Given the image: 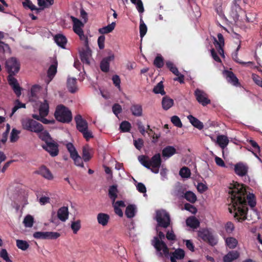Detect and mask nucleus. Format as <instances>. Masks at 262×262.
<instances>
[{
    "label": "nucleus",
    "instance_id": "nucleus-1",
    "mask_svg": "<svg viewBox=\"0 0 262 262\" xmlns=\"http://www.w3.org/2000/svg\"><path fill=\"white\" fill-rule=\"evenodd\" d=\"M231 185L229 191L231 200V207H229V211L232 213L237 210L234 217L238 222H242L247 219V203L251 208L255 206V196L253 193L247 194L246 186L243 184L235 182Z\"/></svg>",
    "mask_w": 262,
    "mask_h": 262
},
{
    "label": "nucleus",
    "instance_id": "nucleus-2",
    "mask_svg": "<svg viewBox=\"0 0 262 262\" xmlns=\"http://www.w3.org/2000/svg\"><path fill=\"white\" fill-rule=\"evenodd\" d=\"M139 162L145 167L155 173H158L162 164L161 155L156 154L151 158L146 155H140L138 157Z\"/></svg>",
    "mask_w": 262,
    "mask_h": 262
},
{
    "label": "nucleus",
    "instance_id": "nucleus-3",
    "mask_svg": "<svg viewBox=\"0 0 262 262\" xmlns=\"http://www.w3.org/2000/svg\"><path fill=\"white\" fill-rule=\"evenodd\" d=\"M54 116L57 121L62 123H69L72 120L71 111L62 104L57 106Z\"/></svg>",
    "mask_w": 262,
    "mask_h": 262
},
{
    "label": "nucleus",
    "instance_id": "nucleus-4",
    "mask_svg": "<svg viewBox=\"0 0 262 262\" xmlns=\"http://www.w3.org/2000/svg\"><path fill=\"white\" fill-rule=\"evenodd\" d=\"M24 129L35 133H41L43 130L42 125L37 121L30 118H24L21 120Z\"/></svg>",
    "mask_w": 262,
    "mask_h": 262
},
{
    "label": "nucleus",
    "instance_id": "nucleus-5",
    "mask_svg": "<svg viewBox=\"0 0 262 262\" xmlns=\"http://www.w3.org/2000/svg\"><path fill=\"white\" fill-rule=\"evenodd\" d=\"M155 219L157 222V226L156 227L157 231L159 230V227L166 228L169 226L170 223L169 214L163 210L157 211Z\"/></svg>",
    "mask_w": 262,
    "mask_h": 262
},
{
    "label": "nucleus",
    "instance_id": "nucleus-6",
    "mask_svg": "<svg viewBox=\"0 0 262 262\" xmlns=\"http://www.w3.org/2000/svg\"><path fill=\"white\" fill-rule=\"evenodd\" d=\"M158 237H155L152 241V244L157 251H163L164 255L169 254V249L166 244L162 240L165 238V235L162 231L158 232Z\"/></svg>",
    "mask_w": 262,
    "mask_h": 262
},
{
    "label": "nucleus",
    "instance_id": "nucleus-7",
    "mask_svg": "<svg viewBox=\"0 0 262 262\" xmlns=\"http://www.w3.org/2000/svg\"><path fill=\"white\" fill-rule=\"evenodd\" d=\"M198 236L203 241L211 246H214L217 243V238L213 233L207 229H203L198 232Z\"/></svg>",
    "mask_w": 262,
    "mask_h": 262
},
{
    "label": "nucleus",
    "instance_id": "nucleus-8",
    "mask_svg": "<svg viewBox=\"0 0 262 262\" xmlns=\"http://www.w3.org/2000/svg\"><path fill=\"white\" fill-rule=\"evenodd\" d=\"M6 68L9 74H15L20 69V63L15 57H11L6 61Z\"/></svg>",
    "mask_w": 262,
    "mask_h": 262
},
{
    "label": "nucleus",
    "instance_id": "nucleus-9",
    "mask_svg": "<svg viewBox=\"0 0 262 262\" xmlns=\"http://www.w3.org/2000/svg\"><path fill=\"white\" fill-rule=\"evenodd\" d=\"M60 234L56 232H41L37 231L33 233V237L36 239H55L58 238Z\"/></svg>",
    "mask_w": 262,
    "mask_h": 262
},
{
    "label": "nucleus",
    "instance_id": "nucleus-10",
    "mask_svg": "<svg viewBox=\"0 0 262 262\" xmlns=\"http://www.w3.org/2000/svg\"><path fill=\"white\" fill-rule=\"evenodd\" d=\"M194 95L198 102L204 106L211 103L208 95L203 90L196 89L194 91Z\"/></svg>",
    "mask_w": 262,
    "mask_h": 262
},
{
    "label": "nucleus",
    "instance_id": "nucleus-11",
    "mask_svg": "<svg viewBox=\"0 0 262 262\" xmlns=\"http://www.w3.org/2000/svg\"><path fill=\"white\" fill-rule=\"evenodd\" d=\"M58 146L57 143L54 140L42 145L43 149L48 151L52 157H55L58 155L59 153Z\"/></svg>",
    "mask_w": 262,
    "mask_h": 262
},
{
    "label": "nucleus",
    "instance_id": "nucleus-12",
    "mask_svg": "<svg viewBox=\"0 0 262 262\" xmlns=\"http://www.w3.org/2000/svg\"><path fill=\"white\" fill-rule=\"evenodd\" d=\"M14 75L15 74H9L7 79L9 85L12 88L17 97H19L21 94V88L20 87L17 79L13 77Z\"/></svg>",
    "mask_w": 262,
    "mask_h": 262
},
{
    "label": "nucleus",
    "instance_id": "nucleus-13",
    "mask_svg": "<svg viewBox=\"0 0 262 262\" xmlns=\"http://www.w3.org/2000/svg\"><path fill=\"white\" fill-rule=\"evenodd\" d=\"M75 121L77 129L80 133L88 129V123L87 121L82 118L81 115L78 114L75 117Z\"/></svg>",
    "mask_w": 262,
    "mask_h": 262
},
{
    "label": "nucleus",
    "instance_id": "nucleus-14",
    "mask_svg": "<svg viewBox=\"0 0 262 262\" xmlns=\"http://www.w3.org/2000/svg\"><path fill=\"white\" fill-rule=\"evenodd\" d=\"M248 171V166L243 162H238L234 165L235 173L240 177L247 175Z\"/></svg>",
    "mask_w": 262,
    "mask_h": 262
},
{
    "label": "nucleus",
    "instance_id": "nucleus-15",
    "mask_svg": "<svg viewBox=\"0 0 262 262\" xmlns=\"http://www.w3.org/2000/svg\"><path fill=\"white\" fill-rule=\"evenodd\" d=\"M228 82L235 86H241L239 80L234 73L230 71L226 70L224 72Z\"/></svg>",
    "mask_w": 262,
    "mask_h": 262
},
{
    "label": "nucleus",
    "instance_id": "nucleus-16",
    "mask_svg": "<svg viewBox=\"0 0 262 262\" xmlns=\"http://www.w3.org/2000/svg\"><path fill=\"white\" fill-rule=\"evenodd\" d=\"M71 18L73 23V29L74 32L76 34H79L83 32L82 27H83L84 24L82 21L73 16H71Z\"/></svg>",
    "mask_w": 262,
    "mask_h": 262
},
{
    "label": "nucleus",
    "instance_id": "nucleus-17",
    "mask_svg": "<svg viewBox=\"0 0 262 262\" xmlns=\"http://www.w3.org/2000/svg\"><path fill=\"white\" fill-rule=\"evenodd\" d=\"M35 173L41 175L42 177L49 180L53 179V176L50 170L45 166L42 165L40 167Z\"/></svg>",
    "mask_w": 262,
    "mask_h": 262
},
{
    "label": "nucleus",
    "instance_id": "nucleus-18",
    "mask_svg": "<svg viewBox=\"0 0 262 262\" xmlns=\"http://www.w3.org/2000/svg\"><path fill=\"white\" fill-rule=\"evenodd\" d=\"M85 49L80 53V56L81 61L86 64H90L89 58L91 56V50L89 47H85Z\"/></svg>",
    "mask_w": 262,
    "mask_h": 262
},
{
    "label": "nucleus",
    "instance_id": "nucleus-19",
    "mask_svg": "<svg viewBox=\"0 0 262 262\" xmlns=\"http://www.w3.org/2000/svg\"><path fill=\"white\" fill-rule=\"evenodd\" d=\"M114 59V56H109L103 58L100 63V69L104 72H107L110 70V61Z\"/></svg>",
    "mask_w": 262,
    "mask_h": 262
},
{
    "label": "nucleus",
    "instance_id": "nucleus-20",
    "mask_svg": "<svg viewBox=\"0 0 262 262\" xmlns=\"http://www.w3.org/2000/svg\"><path fill=\"white\" fill-rule=\"evenodd\" d=\"M69 211L67 207H62L57 211L58 218L62 222H65L68 218Z\"/></svg>",
    "mask_w": 262,
    "mask_h": 262
},
{
    "label": "nucleus",
    "instance_id": "nucleus-21",
    "mask_svg": "<svg viewBox=\"0 0 262 262\" xmlns=\"http://www.w3.org/2000/svg\"><path fill=\"white\" fill-rule=\"evenodd\" d=\"M130 110L133 115L136 117H141L143 114V109L141 105L139 104H132Z\"/></svg>",
    "mask_w": 262,
    "mask_h": 262
},
{
    "label": "nucleus",
    "instance_id": "nucleus-22",
    "mask_svg": "<svg viewBox=\"0 0 262 262\" xmlns=\"http://www.w3.org/2000/svg\"><path fill=\"white\" fill-rule=\"evenodd\" d=\"M54 41L58 46L65 49L67 39L63 35L60 34L56 35L54 37Z\"/></svg>",
    "mask_w": 262,
    "mask_h": 262
},
{
    "label": "nucleus",
    "instance_id": "nucleus-23",
    "mask_svg": "<svg viewBox=\"0 0 262 262\" xmlns=\"http://www.w3.org/2000/svg\"><path fill=\"white\" fill-rule=\"evenodd\" d=\"M241 48V43H239L235 51L232 54L233 59L237 63H238L243 66H250L253 65L254 64L253 62L248 61V62H244L241 61L238 57V52Z\"/></svg>",
    "mask_w": 262,
    "mask_h": 262
},
{
    "label": "nucleus",
    "instance_id": "nucleus-24",
    "mask_svg": "<svg viewBox=\"0 0 262 262\" xmlns=\"http://www.w3.org/2000/svg\"><path fill=\"white\" fill-rule=\"evenodd\" d=\"M239 256V254L237 251H232L224 256L223 260L224 262H231L237 259Z\"/></svg>",
    "mask_w": 262,
    "mask_h": 262
},
{
    "label": "nucleus",
    "instance_id": "nucleus-25",
    "mask_svg": "<svg viewBox=\"0 0 262 262\" xmlns=\"http://www.w3.org/2000/svg\"><path fill=\"white\" fill-rule=\"evenodd\" d=\"M175 154H176V149L172 146H167L162 151V156L164 158H169Z\"/></svg>",
    "mask_w": 262,
    "mask_h": 262
},
{
    "label": "nucleus",
    "instance_id": "nucleus-26",
    "mask_svg": "<svg viewBox=\"0 0 262 262\" xmlns=\"http://www.w3.org/2000/svg\"><path fill=\"white\" fill-rule=\"evenodd\" d=\"M110 218L109 215L104 213H99L97 216L98 223L103 226L107 225Z\"/></svg>",
    "mask_w": 262,
    "mask_h": 262
},
{
    "label": "nucleus",
    "instance_id": "nucleus-27",
    "mask_svg": "<svg viewBox=\"0 0 262 262\" xmlns=\"http://www.w3.org/2000/svg\"><path fill=\"white\" fill-rule=\"evenodd\" d=\"M188 119L191 124L195 127L201 130L204 127L203 123L200 121L198 119L193 117L192 115H189L187 117Z\"/></svg>",
    "mask_w": 262,
    "mask_h": 262
},
{
    "label": "nucleus",
    "instance_id": "nucleus-28",
    "mask_svg": "<svg viewBox=\"0 0 262 262\" xmlns=\"http://www.w3.org/2000/svg\"><path fill=\"white\" fill-rule=\"evenodd\" d=\"M49 112V105L47 100H44L43 102L41 103L39 108V113L41 116H47Z\"/></svg>",
    "mask_w": 262,
    "mask_h": 262
},
{
    "label": "nucleus",
    "instance_id": "nucleus-29",
    "mask_svg": "<svg viewBox=\"0 0 262 262\" xmlns=\"http://www.w3.org/2000/svg\"><path fill=\"white\" fill-rule=\"evenodd\" d=\"M174 104L173 100L168 96H165L162 98V107L165 110H168Z\"/></svg>",
    "mask_w": 262,
    "mask_h": 262
},
{
    "label": "nucleus",
    "instance_id": "nucleus-30",
    "mask_svg": "<svg viewBox=\"0 0 262 262\" xmlns=\"http://www.w3.org/2000/svg\"><path fill=\"white\" fill-rule=\"evenodd\" d=\"M118 190L116 185H113L110 186L108 189V196L114 202L117 198Z\"/></svg>",
    "mask_w": 262,
    "mask_h": 262
},
{
    "label": "nucleus",
    "instance_id": "nucleus-31",
    "mask_svg": "<svg viewBox=\"0 0 262 262\" xmlns=\"http://www.w3.org/2000/svg\"><path fill=\"white\" fill-rule=\"evenodd\" d=\"M186 224L188 226L196 229L200 226L199 221L195 216H191L188 217L186 221Z\"/></svg>",
    "mask_w": 262,
    "mask_h": 262
},
{
    "label": "nucleus",
    "instance_id": "nucleus-32",
    "mask_svg": "<svg viewBox=\"0 0 262 262\" xmlns=\"http://www.w3.org/2000/svg\"><path fill=\"white\" fill-rule=\"evenodd\" d=\"M76 79L75 78H69L67 80V87L69 91L74 93L76 91Z\"/></svg>",
    "mask_w": 262,
    "mask_h": 262
},
{
    "label": "nucleus",
    "instance_id": "nucleus-33",
    "mask_svg": "<svg viewBox=\"0 0 262 262\" xmlns=\"http://www.w3.org/2000/svg\"><path fill=\"white\" fill-rule=\"evenodd\" d=\"M57 61H55L53 64H51L49 67L48 69L47 72L48 76L50 80H51L54 78L57 73Z\"/></svg>",
    "mask_w": 262,
    "mask_h": 262
},
{
    "label": "nucleus",
    "instance_id": "nucleus-34",
    "mask_svg": "<svg viewBox=\"0 0 262 262\" xmlns=\"http://www.w3.org/2000/svg\"><path fill=\"white\" fill-rule=\"evenodd\" d=\"M115 26H116L115 22H113L111 24H109L105 27L100 28L98 30L99 33L101 34L109 33L114 30V29H115Z\"/></svg>",
    "mask_w": 262,
    "mask_h": 262
},
{
    "label": "nucleus",
    "instance_id": "nucleus-35",
    "mask_svg": "<svg viewBox=\"0 0 262 262\" xmlns=\"http://www.w3.org/2000/svg\"><path fill=\"white\" fill-rule=\"evenodd\" d=\"M23 6L25 9H29L32 11L35 10L36 13H38L41 9L37 8L33 4L30 0H25L23 2Z\"/></svg>",
    "mask_w": 262,
    "mask_h": 262
},
{
    "label": "nucleus",
    "instance_id": "nucleus-36",
    "mask_svg": "<svg viewBox=\"0 0 262 262\" xmlns=\"http://www.w3.org/2000/svg\"><path fill=\"white\" fill-rule=\"evenodd\" d=\"M217 142L220 146L224 149L227 146L229 143V140L228 138L224 135H220L217 137Z\"/></svg>",
    "mask_w": 262,
    "mask_h": 262
},
{
    "label": "nucleus",
    "instance_id": "nucleus-37",
    "mask_svg": "<svg viewBox=\"0 0 262 262\" xmlns=\"http://www.w3.org/2000/svg\"><path fill=\"white\" fill-rule=\"evenodd\" d=\"M136 207L134 205H128L125 209V214L127 217L132 218L135 215Z\"/></svg>",
    "mask_w": 262,
    "mask_h": 262
},
{
    "label": "nucleus",
    "instance_id": "nucleus-38",
    "mask_svg": "<svg viewBox=\"0 0 262 262\" xmlns=\"http://www.w3.org/2000/svg\"><path fill=\"white\" fill-rule=\"evenodd\" d=\"M225 242L227 246L230 249L235 248L238 244L237 240L235 238L232 237L226 238Z\"/></svg>",
    "mask_w": 262,
    "mask_h": 262
},
{
    "label": "nucleus",
    "instance_id": "nucleus-39",
    "mask_svg": "<svg viewBox=\"0 0 262 262\" xmlns=\"http://www.w3.org/2000/svg\"><path fill=\"white\" fill-rule=\"evenodd\" d=\"M217 38L213 37V44L216 48H217L218 46H224L225 42L223 35L221 33L217 34Z\"/></svg>",
    "mask_w": 262,
    "mask_h": 262
},
{
    "label": "nucleus",
    "instance_id": "nucleus-40",
    "mask_svg": "<svg viewBox=\"0 0 262 262\" xmlns=\"http://www.w3.org/2000/svg\"><path fill=\"white\" fill-rule=\"evenodd\" d=\"M34 221L33 217L30 215H27L23 221V223L24 226L27 228H31L33 226Z\"/></svg>",
    "mask_w": 262,
    "mask_h": 262
},
{
    "label": "nucleus",
    "instance_id": "nucleus-41",
    "mask_svg": "<svg viewBox=\"0 0 262 262\" xmlns=\"http://www.w3.org/2000/svg\"><path fill=\"white\" fill-rule=\"evenodd\" d=\"M39 138L47 144L52 141H53V139L51 137L49 133L47 131L41 132L39 133Z\"/></svg>",
    "mask_w": 262,
    "mask_h": 262
},
{
    "label": "nucleus",
    "instance_id": "nucleus-42",
    "mask_svg": "<svg viewBox=\"0 0 262 262\" xmlns=\"http://www.w3.org/2000/svg\"><path fill=\"white\" fill-rule=\"evenodd\" d=\"M185 199L191 203H194L196 201V196L192 192L190 191H187L184 194Z\"/></svg>",
    "mask_w": 262,
    "mask_h": 262
},
{
    "label": "nucleus",
    "instance_id": "nucleus-43",
    "mask_svg": "<svg viewBox=\"0 0 262 262\" xmlns=\"http://www.w3.org/2000/svg\"><path fill=\"white\" fill-rule=\"evenodd\" d=\"M131 127L130 123L127 121H122L120 125V129L123 133L129 132Z\"/></svg>",
    "mask_w": 262,
    "mask_h": 262
},
{
    "label": "nucleus",
    "instance_id": "nucleus-44",
    "mask_svg": "<svg viewBox=\"0 0 262 262\" xmlns=\"http://www.w3.org/2000/svg\"><path fill=\"white\" fill-rule=\"evenodd\" d=\"M173 257L177 259H182L185 256V251L181 249L178 248L173 252L172 253Z\"/></svg>",
    "mask_w": 262,
    "mask_h": 262
},
{
    "label": "nucleus",
    "instance_id": "nucleus-45",
    "mask_svg": "<svg viewBox=\"0 0 262 262\" xmlns=\"http://www.w3.org/2000/svg\"><path fill=\"white\" fill-rule=\"evenodd\" d=\"M10 52L11 50L9 45L3 41H0V54H10Z\"/></svg>",
    "mask_w": 262,
    "mask_h": 262
},
{
    "label": "nucleus",
    "instance_id": "nucleus-46",
    "mask_svg": "<svg viewBox=\"0 0 262 262\" xmlns=\"http://www.w3.org/2000/svg\"><path fill=\"white\" fill-rule=\"evenodd\" d=\"M153 92L155 94H161L162 95L165 94V92L164 90V85L162 81L159 82L157 85L154 87Z\"/></svg>",
    "mask_w": 262,
    "mask_h": 262
},
{
    "label": "nucleus",
    "instance_id": "nucleus-47",
    "mask_svg": "<svg viewBox=\"0 0 262 262\" xmlns=\"http://www.w3.org/2000/svg\"><path fill=\"white\" fill-rule=\"evenodd\" d=\"M179 174L183 178H188L191 174L190 170L187 167H183L180 170Z\"/></svg>",
    "mask_w": 262,
    "mask_h": 262
},
{
    "label": "nucleus",
    "instance_id": "nucleus-48",
    "mask_svg": "<svg viewBox=\"0 0 262 262\" xmlns=\"http://www.w3.org/2000/svg\"><path fill=\"white\" fill-rule=\"evenodd\" d=\"M19 134L20 132L19 130L15 128H13L10 134V142L12 143L16 142L19 138L18 135Z\"/></svg>",
    "mask_w": 262,
    "mask_h": 262
},
{
    "label": "nucleus",
    "instance_id": "nucleus-49",
    "mask_svg": "<svg viewBox=\"0 0 262 262\" xmlns=\"http://www.w3.org/2000/svg\"><path fill=\"white\" fill-rule=\"evenodd\" d=\"M154 64L158 68H161L164 66V59L161 55H158L154 61Z\"/></svg>",
    "mask_w": 262,
    "mask_h": 262
},
{
    "label": "nucleus",
    "instance_id": "nucleus-50",
    "mask_svg": "<svg viewBox=\"0 0 262 262\" xmlns=\"http://www.w3.org/2000/svg\"><path fill=\"white\" fill-rule=\"evenodd\" d=\"M16 246L18 248L24 251L27 250L29 247V244L26 241L20 239L16 240Z\"/></svg>",
    "mask_w": 262,
    "mask_h": 262
},
{
    "label": "nucleus",
    "instance_id": "nucleus-51",
    "mask_svg": "<svg viewBox=\"0 0 262 262\" xmlns=\"http://www.w3.org/2000/svg\"><path fill=\"white\" fill-rule=\"evenodd\" d=\"M15 106L12 108L10 117H11L18 109L20 108H26V104L20 102L18 99L15 100Z\"/></svg>",
    "mask_w": 262,
    "mask_h": 262
},
{
    "label": "nucleus",
    "instance_id": "nucleus-52",
    "mask_svg": "<svg viewBox=\"0 0 262 262\" xmlns=\"http://www.w3.org/2000/svg\"><path fill=\"white\" fill-rule=\"evenodd\" d=\"M66 147L70 154L71 158H73L74 156L77 155L78 152L72 143H68L66 145Z\"/></svg>",
    "mask_w": 262,
    "mask_h": 262
},
{
    "label": "nucleus",
    "instance_id": "nucleus-53",
    "mask_svg": "<svg viewBox=\"0 0 262 262\" xmlns=\"http://www.w3.org/2000/svg\"><path fill=\"white\" fill-rule=\"evenodd\" d=\"M140 30V36L141 38H143L147 32V27L144 23L142 19H140V24L139 27Z\"/></svg>",
    "mask_w": 262,
    "mask_h": 262
},
{
    "label": "nucleus",
    "instance_id": "nucleus-54",
    "mask_svg": "<svg viewBox=\"0 0 262 262\" xmlns=\"http://www.w3.org/2000/svg\"><path fill=\"white\" fill-rule=\"evenodd\" d=\"M81 228L80 221L77 220L76 221L72 222L71 224V228L73 233L76 234L78 231Z\"/></svg>",
    "mask_w": 262,
    "mask_h": 262
},
{
    "label": "nucleus",
    "instance_id": "nucleus-55",
    "mask_svg": "<svg viewBox=\"0 0 262 262\" xmlns=\"http://www.w3.org/2000/svg\"><path fill=\"white\" fill-rule=\"evenodd\" d=\"M82 158L85 162H88L91 159L89 148L86 147H84L82 149Z\"/></svg>",
    "mask_w": 262,
    "mask_h": 262
},
{
    "label": "nucleus",
    "instance_id": "nucleus-56",
    "mask_svg": "<svg viewBox=\"0 0 262 262\" xmlns=\"http://www.w3.org/2000/svg\"><path fill=\"white\" fill-rule=\"evenodd\" d=\"M249 143L254 149V151L255 152H254L253 151V154L254 155V156L258 158V156L257 155V152H260V147H259V145L254 140H249Z\"/></svg>",
    "mask_w": 262,
    "mask_h": 262
},
{
    "label": "nucleus",
    "instance_id": "nucleus-57",
    "mask_svg": "<svg viewBox=\"0 0 262 262\" xmlns=\"http://www.w3.org/2000/svg\"><path fill=\"white\" fill-rule=\"evenodd\" d=\"M74 161V163L76 165L78 166H80L81 167H83V163L82 162V159L81 157L77 154V155H75L73 157V158H71Z\"/></svg>",
    "mask_w": 262,
    "mask_h": 262
},
{
    "label": "nucleus",
    "instance_id": "nucleus-58",
    "mask_svg": "<svg viewBox=\"0 0 262 262\" xmlns=\"http://www.w3.org/2000/svg\"><path fill=\"white\" fill-rule=\"evenodd\" d=\"M252 79L255 84L262 88V78L256 74H252Z\"/></svg>",
    "mask_w": 262,
    "mask_h": 262
},
{
    "label": "nucleus",
    "instance_id": "nucleus-59",
    "mask_svg": "<svg viewBox=\"0 0 262 262\" xmlns=\"http://www.w3.org/2000/svg\"><path fill=\"white\" fill-rule=\"evenodd\" d=\"M171 121L177 127H182L183 125L180 119L177 116H173L171 118Z\"/></svg>",
    "mask_w": 262,
    "mask_h": 262
},
{
    "label": "nucleus",
    "instance_id": "nucleus-60",
    "mask_svg": "<svg viewBox=\"0 0 262 262\" xmlns=\"http://www.w3.org/2000/svg\"><path fill=\"white\" fill-rule=\"evenodd\" d=\"M0 256L7 262H12L9 257L7 250L5 249H3L1 251Z\"/></svg>",
    "mask_w": 262,
    "mask_h": 262
},
{
    "label": "nucleus",
    "instance_id": "nucleus-61",
    "mask_svg": "<svg viewBox=\"0 0 262 262\" xmlns=\"http://www.w3.org/2000/svg\"><path fill=\"white\" fill-rule=\"evenodd\" d=\"M143 140L141 138H139L137 140H134V145L135 146V147L138 150H140L142 148V147L143 146Z\"/></svg>",
    "mask_w": 262,
    "mask_h": 262
},
{
    "label": "nucleus",
    "instance_id": "nucleus-62",
    "mask_svg": "<svg viewBox=\"0 0 262 262\" xmlns=\"http://www.w3.org/2000/svg\"><path fill=\"white\" fill-rule=\"evenodd\" d=\"M105 37L104 35H102L100 36L98 38V45L100 49H103L104 48V42Z\"/></svg>",
    "mask_w": 262,
    "mask_h": 262
},
{
    "label": "nucleus",
    "instance_id": "nucleus-63",
    "mask_svg": "<svg viewBox=\"0 0 262 262\" xmlns=\"http://www.w3.org/2000/svg\"><path fill=\"white\" fill-rule=\"evenodd\" d=\"M81 133L82 134L83 137L86 141H89L90 139L93 138L92 132L91 130H88V129H85V131H83Z\"/></svg>",
    "mask_w": 262,
    "mask_h": 262
},
{
    "label": "nucleus",
    "instance_id": "nucleus-64",
    "mask_svg": "<svg viewBox=\"0 0 262 262\" xmlns=\"http://www.w3.org/2000/svg\"><path fill=\"white\" fill-rule=\"evenodd\" d=\"M112 110L114 114L117 116L122 112V107L120 104L116 103L113 106Z\"/></svg>",
    "mask_w": 262,
    "mask_h": 262
}]
</instances>
